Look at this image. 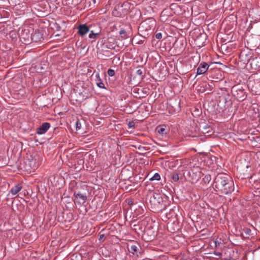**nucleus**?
<instances>
[{
	"mask_svg": "<svg viewBox=\"0 0 260 260\" xmlns=\"http://www.w3.org/2000/svg\"><path fill=\"white\" fill-rule=\"evenodd\" d=\"M215 190L223 194H231L235 189L234 182L226 174H219L214 179Z\"/></svg>",
	"mask_w": 260,
	"mask_h": 260,
	"instance_id": "1",
	"label": "nucleus"
},
{
	"mask_svg": "<svg viewBox=\"0 0 260 260\" xmlns=\"http://www.w3.org/2000/svg\"><path fill=\"white\" fill-rule=\"evenodd\" d=\"M77 87L76 95L77 96L75 100L81 103L87 99L90 95L89 88L83 82L80 83Z\"/></svg>",
	"mask_w": 260,
	"mask_h": 260,
	"instance_id": "2",
	"label": "nucleus"
},
{
	"mask_svg": "<svg viewBox=\"0 0 260 260\" xmlns=\"http://www.w3.org/2000/svg\"><path fill=\"white\" fill-rule=\"evenodd\" d=\"M231 92L232 95L239 101H244L247 97L246 92L244 86L241 84L233 86Z\"/></svg>",
	"mask_w": 260,
	"mask_h": 260,
	"instance_id": "3",
	"label": "nucleus"
},
{
	"mask_svg": "<svg viewBox=\"0 0 260 260\" xmlns=\"http://www.w3.org/2000/svg\"><path fill=\"white\" fill-rule=\"evenodd\" d=\"M162 200V198L159 194L153 193L152 196L150 199V203L152 208H153L156 211L161 210L160 206H161Z\"/></svg>",
	"mask_w": 260,
	"mask_h": 260,
	"instance_id": "4",
	"label": "nucleus"
},
{
	"mask_svg": "<svg viewBox=\"0 0 260 260\" xmlns=\"http://www.w3.org/2000/svg\"><path fill=\"white\" fill-rule=\"evenodd\" d=\"M33 29L29 27L22 28L19 33L20 37L21 39L26 41L25 43H29L30 41L31 36H32V32Z\"/></svg>",
	"mask_w": 260,
	"mask_h": 260,
	"instance_id": "5",
	"label": "nucleus"
},
{
	"mask_svg": "<svg viewBox=\"0 0 260 260\" xmlns=\"http://www.w3.org/2000/svg\"><path fill=\"white\" fill-rule=\"evenodd\" d=\"M75 198L74 199L75 203H78L79 205H83L87 200L86 195L83 194L80 192H78L77 194L74 193Z\"/></svg>",
	"mask_w": 260,
	"mask_h": 260,
	"instance_id": "6",
	"label": "nucleus"
},
{
	"mask_svg": "<svg viewBox=\"0 0 260 260\" xmlns=\"http://www.w3.org/2000/svg\"><path fill=\"white\" fill-rule=\"evenodd\" d=\"M189 176L192 177L193 181H197L201 178L202 172L200 169L196 168L195 169L191 170L190 172H189Z\"/></svg>",
	"mask_w": 260,
	"mask_h": 260,
	"instance_id": "7",
	"label": "nucleus"
},
{
	"mask_svg": "<svg viewBox=\"0 0 260 260\" xmlns=\"http://www.w3.org/2000/svg\"><path fill=\"white\" fill-rule=\"evenodd\" d=\"M209 66L207 63L202 62L200 63L197 72V75H203L206 73L208 70Z\"/></svg>",
	"mask_w": 260,
	"mask_h": 260,
	"instance_id": "8",
	"label": "nucleus"
},
{
	"mask_svg": "<svg viewBox=\"0 0 260 260\" xmlns=\"http://www.w3.org/2000/svg\"><path fill=\"white\" fill-rule=\"evenodd\" d=\"M50 127V124L49 123L44 122L40 127L37 128L36 133L39 135L44 134L47 132Z\"/></svg>",
	"mask_w": 260,
	"mask_h": 260,
	"instance_id": "9",
	"label": "nucleus"
},
{
	"mask_svg": "<svg viewBox=\"0 0 260 260\" xmlns=\"http://www.w3.org/2000/svg\"><path fill=\"white\" fill-rule=\"evenodd\" d=\"M43 39V35L39 30H36L35 31L33 30L32 32V36H31L30 41L35 42H38L42 40Z\"/></svg>",
	"mask_w": 260,
	"mask_h": 260,
	"instance_id": "10",
	"label": "nucleus"
},
{
	"mask_svg": "<svg viewBox=\"0 0 260 260\" xmlns=\"http://www.w3.org/2000/svg\"><path fill=\"white\" fill-rule=\"evenodd\" d=\"M78 34L81 36H83L89 31V27L86 24H80L77 27Z\"/></svg>",
	"mask_w": 260,
	"mask_h": 260,
	"instance_id": "11",
	"label": "nucleus"
},
{
	"mask_svg": "<svg viewBox=\"0 0 260 260\" xmlns=\"http://www.w3.org/2000/svg\"><path fill=\"white\" fill-rule=\"evenodd\" d=\"M234 254V251L230 249H226L224 253L221 254L222 260H233V258L232 254Z\"/></svg>",
	"mask_w": 260,
	"mask_h": 260,
	"instance_id": "12",
	"label": "nucleus"
},
{
	"mask_svg": "<svg viewBox=\"0 0 260 260\" xmlns=\"http://www.w3.org/2000/svg\"><path fill=\"white\" fill-rule=\"evenodd\" d=\"M250 64L254 70H258L260 68V57H255L250 60Z\"/></svg>",
	"mask_w": 260,
	"mask_h": 260,
	"instance_id": "13",
	"label": "nucleus"
},
{
	"mask_svg": "<svg viewBox=\"0 0 260 260\" xmlns=\"http://www.w3.org/2000/svg\"><path fill=\"white\" fill-rule=\"evenodd\" d=\"M241 235L244 237L247 238L252 235L251 230L247 226L241 228Z\"/></svg>",
	"mask_w": 260,
	"mask_h": 260,
	"instance_id": "14",
	"label": "nucleus"
},
{
	"mask_svg": "<svg viewBox=\"0 0 260 260\" xmlns=\"http://www.w3.org/2000/svg\"><path fill=\"white\" fill-rule=\"evenodd\" d=\"M95 82L96 85L100 88L105 89L106 88L105 87L104 83L102 81V79L100 78V74L99 73H96L95 74Z\"/></svg>",
	"mask_w": 260,
	"mask_h": 260,
	"instance_id": "15",
	"label": "nucleus"
},
{
	"mask_svg": "<svg viewBox=\"0 0 260 260\" xmlns=\"http://www.w3.org/2000/svg\"><path fill=\"white\" fill-rule=\"evenodd\" d=\"M22 188V186L20 184H17L11 189L10 192L13 195H16L21 190Z\"/></svg>",
	"mask_w": 260,
	"mask_h": 260,
	"instance_id": "16",
	"label": "nucleus"
},
{
	"mask_svg": "<svg viewBox=\"0 0 260 260\" xmlns=\"http://www.w3.org/2000/svg\"><path fill=\"white\" fill-rule=\"evenodd\" d=\"M138 249V247L136 245H132L130 247L128 248L129 252L134 255H137Z\"/></svg>",
	"mask_w": 260,
	"mask_h": 260,
	"instance_id": "17",
	"label": "nucleus"
},
{
	"mask_svg": "<svg viewBox=\"0 0 260 260\" xmlns=\"http://www.w3.org/2000/svg\"><path fill=\"white\" fill-rule=\"evenodd\" d=\"M156 129L158 133L162 135L167 133L166 130V126H158L157 127Z\"/></svg>",
	"mask_w": 260,
	"mask_h": 260,
	"instance_id": "18",
	"label": "nucleus"
},
{
	"mask_svg": "<svg viewBox=\"0 0 260 260\" xmlns=\"http://www.w3.org/2000/svg\"><path fill=\"white\" fill-rule=\"evenodd\" d=\"M119 34L122 39H126L128 38V36L125 29H121L119 31Z\"/></svg>",
	"mask_w": 260,
	"mask_h": 260,
	"instance_id": "19",
	"label": "nucleus"
},
{
	"mask_svg": "<svg viewBox=\"0 0 260 260\" xmlns=\"http://www.w3.org/2000/svg\"><path fill=\"white\" fill-rule=\"evenodd\" d=\"M205 183H209L211 180V176L210 175H206L203 179Z\"/></svg>",
	"mask_w": 260,
	"mask_h": 260,
	"instance_id": "20",
	"label": "nucleus"
},
{
	"mask_svg": "<svg viewBox=\"0 0 260 260\" xmlns=\"http://www.w3.org/2000/svg\"><path fill=\"white\" fill-rule=\"evenodd\" d=\"M99 35V33H94L93 30L90 31V34H89V38L90 39H96L97 37Z\"/></svg>",
	"mask_w": 260,
	"mask_h": 260,
	"instance_id": "21",
	"label": "nucleus"
},
{
	"mask_svg": "<svg viewBox=\"0 0 260 260\" xmlns=\"http://www.w3.org/2000/svg\"><path fill=\"white\" fill-rule=\"evenodd\" d=\"M172 178L174 182H177L179 180V177L177 173H173L172 175Z\"/></svg>",
	"mask_w": 260,
	"mask_h": 260,
	"instance_id": "22",
	"label": "nucleus"
},
{
	"mask_svg": "<svg viewBox=\"0 0 260 260\" xmlns=\"http://www.w3.org/2000/svg\"><path fill=\"white\" fill-rule=\"evenodd\" d=\"M160 177L159 174L155 173L150 179V180H159Z\"/></svg>",
	"mask_w": 260,
	"mask_h": 260,
	"instance_id": "23",
	"label": "nucleus"
},
{
	"mask_svg": "<svg viewBox=\"0 0 260 260\" xmlns=\"http://www.w3.org/2000/svg\"><path fill=\"white\" fill-rule=\"evenodd\" d=\"M103 47L104 48H108V49H113L115 48V46L113 45H112V44H109V45H108V44H106V45L103 44Z\"/></svg>",
	"mask_w": 260,
	"mask_h": 260,
	"instance_id": "24",
	"label": "nucleus"
},
{
	"mask_svg": "<svg viewBox=\"0 0 260 260\" xmlns=\"http://www.w3.org/2000/svg\"><path fill=\"white\" fill-rule=\"evenodd\" d=\"M107 74L109 76L112 77L115 75V71L112 69H109L107 71Z\"/></svg>",
	"mask_w": 260,
	"mask_h": 260,
	"instance_id": "25",
	"label": "nucleus"
},
{
	"mask_svg": "<svg viewBox=\"0 0 260 260\" xmlns=\"http://www.w3.org/2000/svg\"><path fill=\"white\" fill-rule=\"evenodd\" d=\"M76 129H79L81 128V124L80 123V122L79 121V120H77L76 121Z\"/></svg>",
	"mask_w": 260,
	"mask_h": 260,
	"instance_id": "26",
	"label": "nucleus"
},
{
	"mask_svg": "<svg viewBox=\"0 0 260 260\" xmlns=\"http://www.w3.org/2000/svg\"><path fill=\"white\" fill-rule=\"evenodd\" d=\"M135 126V123L133 121H130L128 123V126L129 128L134 127Z\"/></svg>",
	"mask_w": 260,
	"mask_h": 260,
	"instance_id": "27",
	"label": "nucleus"
},
{
	"mask_svg": "<svg viewBox=\"0 0 260 260\" xmlns=\"http://www.w3.org/2000/svg\"><path fill=\"white\" fill-rule=\"evenodd\" d=\"M203 130L202 131V132L203 133H208V132H210V130H209V131H208L206 132L205 129H206V128H210V129H211V128L210 127H205V126H204V127H203Z\"/></svg>",
	"mask_w": 260,
	"mask_h": 260,
	"instance_id": "28",
	"label": "nucleus"
},
{
	"mask_svg": "<svg viewBox=\"0 0 260 260\" xmlns=\"http://www.w3.org/2000/svg\"><path fill=\"white\" fill-rule=\"evenodd\" d=\"M155 37L156 39H160L162 38V35L161 33L159 32V33H157L156 35H155Z\"/></svg>",
	"mask_w": 260,
	"mask_h": 260,
	"instance_id": "29",
	"label": "nucleus"
},
{
	"mask_svg": "<svg viewBox=\"0 0 260 260\" xmlns=\"http://www.w3.org/2000/svg\"><path fill=\"white\" fill-rule=\"evenodd\" d=\"M136 73L137 75H138L139 76H141L143 74L142 70L141 69H139L137 71Z\"/></svg>",
	"mask_w": 260,
	"mask_h": 260,
	"instance_id": "30",
	"label": "nucleus"
},
{
	"mask_svg": "<svg viewBox=\"0 0 260 260\" xmlns=\"http://www.w3.org/2000/svg\"><path fill=\"white\" fill-rule=\"evenodd\" d=\"M105 237V235L104 234L100 235L99 240H101Z\"/></svg>",
	"mask_w": 260,
	"mask_h": 260,
	"instance_id": "31",
	"label": "nucleus"
},
{
	"mask_svg": "<svg viewBox=\"0 0 260 260\" xmlns=\"http://www.w3.org/2000/svg\"><path fill=\"white\" fill-rule=\"evenodd\" d=\"M208 79L211 80L212 81H214V80H213V78L211 76H209V77H208Z\"/></svg>",
	"mask_w": 260,
	"mask_h": 260,
	"instance_id": "32",
	"label": "nucleus"
},
{
	"mask_svg": "<svg viewBox=\"0 0 260 260\" xmlns=\"http://www.w3.org/2000/svg\"><path fill=\"white\" fill-rule=\"evenodd\" d=\"M219 244H220V242H219L218 241H215V244L216 247H217V246H219Z\"/></svg>",
	"mask_w": 260,
	"mask_h": 260,
	"instance_id": "33",
	"label": "nucleus"
},
{
	"mask_svg": "<svg viewBox=\"0 0 260 260\" xmlns=\"http://www.w3.org/2000/svg\"><path fill=\"white\" fill-rule=\"evenodd\" d=\"M211 85L208 84V86L210 87V88H213V82H211Z\"/></svg>",
	"mask_w": 260,
	"mask_h": 260,
	"instance_id": "34",
	"label": "nucleus"
},
{
	"mask_svg": "<svg viewBox=\"0 0 260 260\" xmlns=\"http://www.w3.org/2000/svg\"><path fill=\"white\" fill-rule=\"evenodd\" d=\"M257 194H256V196H257V197H259L260 198V190L258 191L257 192Z\"/></svg>",
	"mask_w": 260,
	"mask_h": 260,
	"instance_id": "35",
	"label": "nucleus"
},
{
	"mask_svg": "<svg viewBox=\"0 0 260 260\" xmlns=\"http://www.w3.org/2000/svg\"><path fill=\"white\" fill-rule=\"evenodd\" d=\"M128 204H131V202H128Z\"/></svg>",
	"mask_w": 260,
	"mask_h": 260,
	"instance_id": "36",
	"label": "nucleus"
},
{
	"mask_svg": "<svg viewBox=\"0 0 260 260\" xmlns=\"http://www.w3.org/2000/svg\"><path fill=\"white\" fill-rule=\"evenodd\" d=\"M128 204H131V202H128Z\"/></svg>",
	"mask_w": 260,
	"mask_h": 260,
	"instance_id": "37",
	"label": "nucleus"
}]
</instances>
